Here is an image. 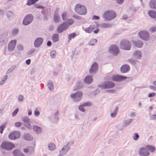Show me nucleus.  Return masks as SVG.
Returning a JSON list of instances; mask_svg holds the SVG:
<instances>
[{
    "instance_id": "nucleus-1",
    "label": "nucleus",
    "mask_w": 156,
    "mask_h": 156,
    "mask_svg": "<svg viewBox=\"0 0 156 156\" xmlns=\"http://www.w3.org/2000/svg\"><path fill=\"white\" fill-rule=\"evenodd\" d=\"M116 14L114 11L110 10L106 12L103 15V17L106 20H110L114 18Z\"/></svg>"
},
{
    "instance_id": "nucleus-2",
    "label": "nucleus",
    "mask_w": 156,
    "mask_h": 156,
    "mask_svg": "<svg viewBox=\"0 0 156 156\" xmlns=\"http://www.w3.org/2000/svg\"><path fill=\"white\" fill-rule=\"evenodd\" d=\"M1 147L7 150H10L13 148L15 146L14 144L9 142H2L1 144Z\"/></svg>"
},
{
    "instance_id": "nucleus-3",
    "label": "nucleus",
    "mask_w": 156,
    "mask_h": 156,
    "mask_svg": "<svg viewBox=\"0 0 156 156\" xmlns=\"http://www.w3.org/2000/svg\"><path fill=\"white\" fill-rule=\"evenodd\" d=\"M20 136V131H15L11 132L9 135V138L11 140H15L19 138Z\"/></svg>"
},
{
    "instance_id": "nucleus-4",
    "label": "nucleus",
    "mask_w": 156,
    "mask_h": 156,
    "mask_svg": "<svg viewBox=\"0 0 156 156\" xmlns=\"http://www.w3.org/2000/svg\"><path fill=\"white\" fill-rule=\"evenodd\" d=\"M120 47L122 49L126 50H130L131 47L130 44L126 40H122L120 43Z\"/></svg>"
},
{
    "instance_id": "nucleus-5",
    "label": "nucleus",
    "mask_w": 156,
    "mask_h": 156,
    "mask_svg": "<svg viewBox=\"0 0 156 156\" xmlns=\"http://www.w3.org/2000/svg\"><path fill=\"white\" fill-rule=\"evenodd\" d=\"M33 19V17L31 14H28L24 18L23 24L25 25H27L30 24L32 21Z\"/></svg>"
},
{
    "instance_id": "nucleus-6",
    "label": "nucleus",
    "mask_w": 156,
    "mask_h": 156,
    "mask_svg": "<svg viewBox=\"0 0 156 156\" xmlns=\"http://www.w3.org/2000/svg\"><path fill=\"white\" fill-rule=\"evenodd\" d=\"M109 51L114 55H116L119 52L118 47L115 45H112L109 48Z\"/></svg>"
},
{
    "instance_id": "nucleus-7",
    "label": "nucleus",
    "mask_w": 156,
    "mask_h": 156,
    "mask_svg": "<svg viewBox=\"0 0 156 156\" xmlns=\"http://www.w3.org/2000/svg\"><path fill=\"white\" fill-rule=\"evenodd\" d=\"M69 25H67L66 23H64L59 25L57 29V32L58 33H62L64 30L66 29Z\"/></svg>"
},
{
    "instance_id": "nucleus-8",
    "label": "nucleus",
    "mask_w": 156,
    "mask_h": 156,
    "mask_svg": "<svg viewBox=\"0 0 156 156\" xmlns=\"http://www.w3.org/2000/svg\"><path fill=\"white\" fill-rule=\"evenodd\" d=\"M139 35L141 39L144 40H148L149 37V34L146 31H140L139 33Z\"/></svg>"
},
{
    "instance_id": "nucleus-9",
    "label": "nucleus",
    "mask_w": 156,
    "mask_h": 156,
    "mask_svg": "<svg viewBox=\"0 0 156 156\" xmlns=\"http://www.w3.org/2000/svg\"><path fill=\"white\" fill-rule=\"evenodd\" d=\"M16 43V41L14 40L11 41L9 43L8 45V49L9 51H11L14 50Z\"/></svg>"
},
{
    "instance_id": "nucleus-10",
    "label": "nucleus",
    "mask_w": 156,
    "mask_h": 156,
    "mask_svg": "<svg viewBox=\"0 0 156 156\" xmlns=\"http://www.w3.org/2000/svg\"><path fill=\"white\" fill-rule=\"evenodd\" d=\"M87 10L86 7L83 5L79 4V14L81 15H84L86 14Z\"/></svg>"
},
{
    "instance_id": "nucleus-11",
    "label": "nucleus",
    "mask_w": 156,
    "mask_h": 156,
    "mask_svg": "<svg viewBox=\"0 0 156 156\" xmlns=\"http://www.w3.org/2000/svg\"><path fill=\"white\" fill-rule=\"evenodd\" d=\"M22 121L25 123V126L28 129H31L32 128L31 125L29 123V119L27 117H24L22 118Z\"/></svg>"
},
{
    "instance_id": "nucleus-12",
    "label": "nucleus",
    "mask_w": 156,
    "mask_h": 156,
    "mask_svg": "<svg viewBox=\"0 0 156 156\" xmlns=\"http://www.w3.org/2000/svg\"><path fill=\"white\" fill-rule=\"evenodd\" d=\"M43 39L42 38H37L34 42V46L35 47H39L42 43Z\"/></svg>"
},
{
    "instance_id": "nucleus-13",
    "label": "nucleus",
    "mask_w": 156,
    "mask_h": 156,
    "mask_svg": "<svg viewBox=\"0 0 156 156\" xmlns=\"http://www.w3.org/2000/svg\"><path fill=\"white\" fill-rule=\"evenodd\" d=\"M115 86L114 84L112 82H108L105 83L102 85L103 88H111Z\"/></svg>"
},
{
    "instance_id": "nucleus-14",
    "label": "nucleus",
    "mask_w": 156,
    "mask_h": 156,
    "mask_svg": "<svg viewBox=\"0 0 156 156\" xmlns=\"http://www.w3.org/2000/svg\"><path fill=\"white\" fill-rule=\"evenodd\" d=\"M98 65L96 63H94L90 69V73L91 74L95 73L98 70Z\"/></svg>"
},
{
    "instance_id": "nucleus-15",
    "label": "nucleus",
    "mask_w": 156,
    "mask_h": 156,
    "mask_svg": "<svg viewBox=\"0 0 156 156\" xmlns=\"http://www.w3.org/2000/svg\"><path fill=\"white\" fill-rule=\"evenodd\" d=\"M140 154L142 156H147L149 155V153L146 148L143 147L140 149Z\"/></svg>"
},
{
    "instance_id": "nucleus-16",
    "label": "nucleus",
    "mask_w": 156,
    "mask_h": 156,
    "mask_svg": "<svg viewBox=\"0 0 156 156\" xmlns=\"http://www.w3.org/2000/svg\"><path fill=\"white\" fill-rule=\"evenodd\" d=\"M127 78V77L122 76L114 75L112 77V79L113 80L116 81H120L124 80L126 79Z\"/></svg>"
},
{
    "instance_id": "nucleus-17",
    "label": "nucleus",
    "mask_w": 156,
    "mask_h": 156,
    "mask_svg": "<svg viewBox=\"0 0 156 156\" xmlns=\"http://www.w3.org/2000/svg\"><path fill=\"white\" fill-rule=\"evenodd\" d=\"M69 147L68 144L63 147V148L61 149V150L60 151V154H64L67 152V151L69 149Z\"/></svg>"
},
{
    "instance_id": "nucleus-18",
    "label": "nucleus",
    "mask_w": 156,
    "mask_h": 156,
    "mask_svg": "<svg viewBox=\"0 0 156 156\" xmlns=\"http://www.w3.org/2000/svg\"><path fill=\"white\" fill-rule=\"evenodd\" d=\"M91 105V104L90 102H87L84 104L83 105L80 106L79 107V110L83 112H84L85 111V109L83 107L87 106H90Z\"/></svg>"
},
{
    "instance_id": "nucleus-19",
    "label": "nucleus",
    "mask_w": 156,
    "mask_h": 156,
    "mask_svg": "<svg viewBox=\"0 0 156 156\" xmlns=\"http://www.w3.org/2000/svg\"><path fill=\"white\" fill-rule=\"evenodd\" d=\"M129 67L127 65H124L122 66L121 69V72L123 73L127 72L129 69Z\"/></svg>"
},
{
    "instance_id": "nucleus-20",
    "label": "nucleus",
    "mask_w": 156,
    "mask_h": 156,
    "mask_svg": "<svg viewBox=\"0 0 156 156\" xmlns=\"http://www.w3.org/2000/svg\"><path fill=\"white\" fill-rule=\"evenodd\" d=\"M93 80V79L92 76H87L85 78L84 81L86 83L89 84L92 83Z\"/></svg>"
},
{
    "instance_id": "nucleus-21",
    "label": "nucleus",
    "mask_w": 156,
    "mask_h": 156,
    "mask_svg": "<svg viewBox=\"0 0 156 156\" xmlns=\"http://www.w3.org/2000/svg\"><path fill=\"white\" fill-rule=\"evenodd\" d=\"M33 129L34 131L37 134L40 133L41 131V130L40 127L35 125L33 126Z\"/></svg>"
},
{
    "instance_id": "nucleus-22",
    "label": "nucleus",
    "mask_w": 156,
    "mask_h": 156,
    "mask_svg": "<svg viewBox=\"0 0 156 156\" xmlns=\"http://www.w3.org/2000/svg\"><path fill=\"white\" fill-rule=\"evenodd\" d=\"M60 18L58 16V14L55 12L54 15V21L55 23H58L59 22Z\"/></svg>"
},
{
    "instance_id": "nucleus-23",
    "label": "nucleus",
    "mask_w": 156,
    "mask_h": 156,
    "mask_svg": "<svg viewBox=\"0 0 156 156\" xmlns=\"http://www.w3.org/2000/svg\"><path fill=\"white\" fill-rule=\"evenodd\" d=\"M150 6L152 9H156V1L155 0H151L150 3Z\"/></svg>"
},
{
    "instance_id": "nucleus-24",
    "label": "nucleus",
    "mask_w": 156,
    "mask_h": 156,
    "mask_svg": "<svg viewBox=\"0 0 156 156\" xmlns=\"http://www.w3.org/2000/svg\"><path fill=\"white\" fill-rule=\"evenodd\" d=\"M48 148L50 150L53 151L55 149L56 146L54 143H51L48 144Z\"/></svg>"
},
{
    "instance_id": "nucleus-25",
    "label": "nucleus",
    "mask_w": 156,
    "mask_h": 156,
    "mask_svg": "<svg viewBox=\"0 0 156 156\" xmlns=\"http://www.w3.org/2000/svg\"><path fill=\"white\" fill-rule=\"evenodd\" d=\"M13 154L14 156H22L23 154L19 150H15L13 152Z\"/></svg>"
},
{
    "instance_id": "nucleus-26",
    "label": "nucleus",
    "mask_w": 156,
    "mask_h": 156,
    "mask_svg": "<svg viewBox=\"0 0 156 156\" xmlns=\"http://www.w3.org/2000/svg\"><path fill=\"white\" fill-rule=\"evenodd\" d=\"M52 39L53 41L55 42L58 41L59 39L58 35L57 34H54L53 35Z\"/></svg>"
},
{
    "instance_id": "nucleus-27",
    "label": "nucleus",
    "mask_w": 156,
    "mask_h": 156,
    "mask_svg": "<svg viewBox=\"0 0 156 156\" xmlns=\"http://www.w3.org/2000/svg\"><path fill=\"white\" fill-rule=\"evenodd\" d=\"M141 53L140 51H136L134 54V57L138 59H140L141 56Z\"/></svg>"
},
{
    "instance_id": "nucleus-28",
    "label": "nucleus",
    "mask_w": 156,
    "mask_h": 156,
    "mask_svg": "<svg viewBox=\"0 0 156 156\" xmlns=\"http://www.w3.org/2000/svg\"><path fill=\"white\" fill-rule=\"evenodd\" d=\"M148 14L152 18L156 17V12L154 11H150L148 12Z\"/></svg>"
},
{
    "instance_id": "nucleus-29",
    "label": "nucleus",
    "mask_w": 156,
    "mask_h": 156,
    "mask_svg": "<svg viewBox=\"0 0 156 156\" xmlns=\"http://www.w3.org/2000/svg\"><path fill=\"white\" fill-rule=\"evenodd\" d=\"M94 28V25H91L89 27L86 28L85 31L88 33L91 32Z\"/></svg>"
},
{
    "instance_id": "nucleus-30",
    "label": "nucleus",
    "mask_w": 156,
    "mask_h": 156,
    "mask_svg": "<svg viewBox=\"0 0 156 156\" xmlns=\"http://www.w3.org/2000/svg\"><path fill=\"white\" fill-rule=\"evenodd\" d=\"M38 0H28L27 3V5H30L35 3L38 1Z\"/></svg>"
},
{
    "instance_id": "nucleus-31",
    "label": "nucleus",
    "mask_w": 156,
    "mask_h": 156,
    "mask_svg": "<svg viewBox=\"0 0 156 156\" xmlns=\"http://www.w3.org/2000/svg\"><path fill=\"white\" fill-rule=\"evenodd\" d=\"M136 46L138 48H141L143 45L142 42L140 41H138L136 43H135Z\"/></svg>"
},
{
    "instance_id": "nucleus-32",
    "label": "nucleus",
    "mask_w": 156,
    "mask_h": 156,
    "mask_svg": "<svg viewBox=\"0 0 156 156\" xmlns=\"http://www.w3.org/2000/svg\"><path fill=\"white\" fill-rule=\"evenodd\" d=\"M76 35L74 33H72L69 35L68 36L69 41L71 40L72 38H74Z\"/></svg>"
},
{
    "instance_id": "nucleus-33",
    "label": "nucleus",
    "mask_w": 156,
    "mask_h": 156,
    "mask_svg": "<svg viewBox=\"0 0 156 156\" xmlns=\"http://www.w3.org/2000/svg\"><path fill=\"white\" fill-rule=\"evenodd\" d=\"M7 15L8 18L12 17L13 16V14L11 11H8L7 13Z\"/></svg>"
},
{
    "instance_id": "nucleus-34",
    "label": "nucleus",
    "mask_w": 156,
    "mask_h": 156,
    "mask_svg": "<svg viewBox=\"0 0 156 156\" xmlns=\"http://www.w3.org/2000/svg\"><path fill=\"white\" fill-rule=\"evenodd\" d=\"M147 148L151 151L153 152L155 150V148L154 147L150 145L147 146Z\"/></svg>"
},
{
    "instance_id": "nucleus-35",
    "label": "nucleus",
    "mask_w": 156,
    "mask_h": 156,
    "mask_svg": "<svg viewBox=\"0 0 156 156\" xmlns=\"http://www.w3.org/2000/svg\"><path fill=\"white\" fill-rule=\"evenodd\" d=\"M118 108L117 107L115 109L114 112L113 113H112L111 114V116L112 117H115L116 114L118 112Z\"/></svg>"
},
{
    "instance_id": "nucleus-36",
    "label": "nucleus",
    "mask_w": 156,
    "mask_h": 156,
    "mask_svg": "<svg viewBox=\"0 0 156 156\" xmlns=\"http://www.w3.org/2000/svg\"><path fill=\"white\" fill-rule=\"evenodd\" d=\"M96 42L97 40L96 39H93L90 42L89 44L91 45H94L96 43Z\"/></svg>"
},
{
    "instance_id": "nucleus-37",
    "label": "nucleus",
    "mask_w": 156,
    "mask_h": 156,
    "mask_svg": "<svg viewBox=\"0 0 156 156\" xmlns=\"http://www.w3.org/2000/svg\"><path fill=\"white\" fill-rule=\"evenodd\" d=\"M5 126V125H2L0 126V133L1 134L2 133Z\"/></svg>"
},
{
    "instance_id": "nucleus-38",
    "label": "nucleus",
    "mask_w": 156,
    "mask_h": 156,
    "mask_svg": "<svg viewBox=\"0 0 156 156\" xmlns=\"http://www.w3.org/2000/svg\"><path fill=\"white\" fill-rule=\"evenodd\" d=\"M62 19L63 20H65L66 19V17L67 16V14L66 12H65L62 13Z\"/></svg>"
},
{
    "instance_id": "nucleus-39",
    "label": "nucleus",
    "mask_w": 156,
    "mask_h": 156,
    "mask_svg": "<svg viewBox=\"0 0 156 156\" xmlns=\"http://www.w3.org/2000/svg\"><path fill=\"white\" fill-rule=\"evenodd\" d=\"M56 54V52L55 51H52L51 52V56L52 58H54Z\"/></svg>"
},
{
    "instance_id": "nucleus-40",
    "label": "nucleus",
    "mask_w": 156,
    "mask_h": 156,
    "mask_svg": "<svg viewBox=\"0 0 156 156\" xmlns=\"http://www.w3.org/2000/svg\"><path fill=\"white\" fill-rule=\"evenodd\" d=\"M18 32V30L17 29H14L12 31V34L14 35L17 34Z\"/></svg>"
},
{
    "instance_id": "nucleus-41",
    "label": "nucleus",
    "mask_w": 156,
    "mask_h": 156,
    "mask_svg": "<svg viewBox=\"0 0 156 156\" xmlns=\"http://www.w3.org/2000/svg\"><path fill=\"white\" fill-rule=\"evenodd\" d=\"M24 138L25 140H29L31 139L30 135L28 134H27L25 135Z\"/></svg>"
},
{
    "instance_id": "nucleus-42",
    "label": "nucleus",
    "mask_w": 156,
    "mask_h": 156,
    "mask_svg": "<svg viewBox=\"0 0 156 156\" xmlns=\"http://www.w3.org/2000/svg\"><path fill=\"white\" fill-rule=\"evenodd\" d=\"M48 86L50 90H52L53 89V87L51 83H49L48 84Z\"/></svg>"
},
{
    "instance_id": "nucleus-43",
    "label": "nucleus",
    "mask_w": 156,
    "mask_h": 156,
    "mask_svg": "<svg viewBox=\"0 0 156 156\" xmlns=\"http://www.w3.org/2000/svg\"><path fill=\"white\" fill-rule=\"evenodd\" d=\"M19 109L18 108H16L13 112L12 115L13 116H15L17 113Z\"/></svg>"
},
{
    "instance_id": "nucleus-44",
    "label": "nucleus",
    "mask_w": 156,
    "mask_h": 156,
    "mask_svg": "<svg viewBox=\"0 0 156 156\" xmlns=\"http://www.w3.org/2000/svg\"><path fill=\"white\" fill-rule=\"evenodd\" d=\"M34 115L35 116H38L40 114V112L37 109H36L34 111Z\"/></svg>"
},
{
    "instance_id": "nucleus-45",
    "label": "nucleus",
    "mask_w": 156,
    "mask_h": 156,
    "mask_svg": "<svg viewBox=\"0 0 156 156\" xmlns=\"http://www.w3.org/2000/svg\"><path fill=\"white\" fill-rule=\"evenodd\" d=\"M101 26L102 27L106 28L108 27L109 26V25L108 24H107L103 23L101 24Z\"/></svg>"
},
{
    "instance_id": "nucleus-46",
    "label": "nucleus",
    "mask_w": 156,
    "mask_h": 156,
    "mask_svg": "<svg viewBox=\"0 0 156 156\" xmlns=\"http://www.w3.org/2000/svg\"><path fill=\"white\" fill-rule=\"evenodd\" d=\"M22 123L21 122H16L15 124V126L17 127H20L22 125Z\"/></svg>"
},
{
    "instance_id": "nucleus-47",
    "label": "nucleus",
    "mask_w": 156,
    "mask_h": 156,
    "mask_svg": "<svg viewBox=\"0 0 156 156\" xmlns=\"http://www.w3.org/2000/svg\"><path fill=\"white\" fill-rule=\"evenodd\" d=\"M78 95V94L77 93L74 94L72 95H71V98H75L77 97Z\"/></svg>"
},
{
    "instance_id": "nucleus-48",
    "label": "nucleus",
    "mask_w": 156,
    "mask_h": 156,
    "mask_svg": "<svg viewBox=\"0 0 156 156\" xmlns=\"http://www.w3.org/2000/svg\"><path fill=\"white\" fill-rule=\"evenodd\" d=\"M139 136L137 133H135L134 136H133V139L135 140H136L138 138Z\"/></svg>"
},
{
    "instance_id": "nucleus-49",
    "label": "nucleus",
    "mask_w": 156,
    "mask_h": 156,
    "mask_svg": "<svg viewBox=\"0 0 156 156\" xmlns=\"http://www.w3.org/2000/svg\"><path fill=\"white\" fill-rule=\"evenodd\" d=\"M155 95V94L154 93H150L149 94L148 96L149 97H154Z\"/></svg>"
},
{
    "instance_id": "nucleus-50",
    "label": "nucleus",
    "mask_w": 156,
    "mask_h": 156,
    "mask_svg": "<svg viewBox=\"0 0 156 156\" xmlns=\"http://www.w3.org/2000/svg\"><path fill=\"white\" fill-rule=\"evenodd\" d=\"M68 22L69 25H71L74 23V21L72 19H69L68 20Z\"/></svg>"
},
{
    "instance_id": "nucleus-51",
    "label": "nucleus",
    "mask_w": 156,
    "mask_h": 156,
    "mask_svg": "<svg viewBox=\"0 0 156 156\" xmlns=\"http://www.w3.org/2000/svg\"><path fill=\"white\" fill-rule=\"evenodd\" d=\"M156 30V27H153L150 29V31L151 32H153Z\"/></svg>"
},
{
    "instance_id": "nucleus-52",
    "label": "nucleus",
    "mask_w": 156,
    "mask_h": 156,
    "mask_svg": "<svg viewBox=\"0 0 156 156\" xmlns=\"http://www.w3.org/2000/svg\"><path fill=\"white\" fill-rule=\"evenodd\" d=\"M23 96L22 95L20 96L18 98V99L20 101H22L23 100Z\"/></svg>"
},
{
    "instance_id": "nucleus-53",
    "label": "nucleus",
    "mask_w": 156,
    "mask_h": 156,
    "mask_svg": "<svg viewBox=\"0 0 156 156\" xmlns=\"http://www.w3.org/2000/svg\"><path fill=\"white\" fill-rule=\"evenodd\" d=\"M124 0H117V2L118 4H122L123 3Z\"/></svg>"
},
{
    "instance_id": "nucleus-54",
    "label": "nucleus",
    "mask_w": 156,
    "mask_h": 156,
    "mask_svg": "<svg viewBox=\"0 0 156 156\" xmlns=\"http://www.w3.org/2000/svg\"><path fill=\"white\" fill-rule=\"evenodd\" d=\"M30 59H28L26 61V63L27 65H29L30 63Z\"/></svg>"
},
{
    "instance_id": "nucleus-55",
    "label": "nucleus",
    "mask_w": 156,
    "mask_h": 156,
    "mask_svg": "<svg viewBox=\"0 0 156 156\" xmlns=\"http://www.w3.org/2000/svg\"><path fill=\"white\" fill-rule=\"evenodd\" d=\"M149 87L151 89L156 91V87L152 86H150Z\"/></svg>"
},
{
    "instance_id": "nucleus-56",
    "label": "nucleus",
    "mask_w": 156,
    "mask_h": 156,
    "mask_svg": "<svg viewBox=\"0 0 156 156\" xmlns=\"http://www.w3.org/2000/svg\"><path fill=\"white\" fill-rule=\"evenodd\" d=\"M151 118L153 119H156V115H152L151 116Z\"/></svg>"
},
{
    "instance_id": "nucleus-57",
    "label": "nucleus",
    "mask_w": 156,
    "mask_h": 156,
    "mask_svg": "<svg viewBox=\"0 0 156 156\" xmlns=\"http://www.w3.org/2000/svg\"><path fill=\"white\" fill-rule=\"evenodd\" d=\"M99 18V17L97 16H94L93 17V19L94 20H98Z\"/></svg>"
},
{
    "instance_id": "nucleus-58",
    "label": "nucleus",
    "mask_w": 156,
    "mask_h": 156,
    "mask_svg": "<svg viewBox=\"0 0 156 156\" xmlns=\"http://www.w3.org/2000/svg\"><path fill=\"white\" fill-rule=\"evenodd\" d=\"M79 98L81 97L82 95V92L80 91H79Z\"/></svg>"
},
{
    "instance_id": "nucleus-59",
    "label": "nucleus",
    "mask_w": 156,
    "mask_h": 156,
    "mask_svg": "<svg viewBox=\"0 0 156 156\" xmlns=\"http://www.w3.org/2000/svg\"><path fill=\"white\" fill-rule=\"evenodd\" d=\"M23 151H24V152H25V153H28L29 152V149H27V148L25 149H24Z\"/></svg>"
},
{
    "instance_id": "nucleus-60",
    "label": "nucleus",
    "mask_w": 156,
    "mask_h": 156,
    "mask_svg": "<svg viewBox=\"0 0 156 156\" xmlns=\"http://www.w3.org/2000/svg\"><path fill=\"white\" fill-rule=\"evenodd\" d=\"M51 44V41H48L47 43V45L48 46H50Z\"/></svg>"
},
{
    "instance_id": "nucleus-61",
    "label": "nucleus",
    "mask_w": 156,
    "mask_h": 156,
    "mask_svg": "<svg viewBox=\"0 0 156 156\" xmlns=\"http://www.w3.org/2000/svg\"><path fill=\"white\" fill-rule=\"evenodd\" d=\"M36 8H41V9H43L44 8V7H43V6H38V5H37L36 6Z\"/></svg>"
},
{
    "instance_id": "nucleus-62",
    "label": "nucleus",
    "mask_w": 156,
    "mask_h": 156,
    "mask_svg": "<svg viewBox=\"0 0 156 156\" xmlns=\"http://www.w3.org/2000/svg\"><path fill=\"white\" fill-rule=\"evenodd\" d=\"M4 82L5 80H2V81L0 82V85L3 84L4 83Z\"/></svg>"
},
{
    "instance_id": "nucleus-63",
    "label": "nucleus",
    "mask_w": 156,
    "mask_h": 156,
    "mask_svg": "<svg viewBox=\"0 0 156 156\" xmlns=\"http://www.w3.org/2000/svg\"><path fill=\"white\" fill-rule=\"evenodd\" d=\"M99 31V29H97L95 30H94V33H98V32Z\"/></svg>"
},
{
    "instance_id": "nucleus-64",
    "label": "nucleus",
    "mask_w": 156,
    "mask_h": 156,
    "mask_svg": "<svg viewBox=\"0 0 156 156\" xmlns=\"http://www.w3.org/2000/svg\"><path fill=\"white\" fill-rule=\"evenodd\" d=\"M129 61L132 64H134L135 63V62H134L133 60H129Z\"/></svg>"
}]
</instances>
